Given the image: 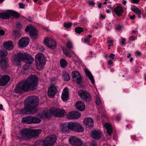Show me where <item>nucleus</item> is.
<instances>
[{"label":"nucleus","instance_id":"nucleus-1","mask_svg":"<svg viewBox=\"0 0 146 146\" xmlns=\"http://www.w3.org/2000/svg\"><path fill=\"white\" fill-rule=\"evenodd\" d=\"M38 80L36 75L30 76L25 81L17 85L14 90L15 92L20 94L24 92L34 90L37 86Z\"/></svg>","mask_w":146,"mask_h":146},{"label":"nucleus","instance_id":"nucleus-2","mask_svg":"<svg viewBox=\"0 0 146 146\" xmlns=\"http://www.w3.org/2000/svg\"><path fill=\"white\" fill-rule=\"evenodd\" d=\"M12 62L15 65L18 66L21 64V62L25 61L26 64L23 66L24 70L30 68L34 61V58L30 55L27 53L20 52L17 54H15L12 57Z\"/></svg>","mask_w":146,"mask_h":146},{"label":"nucleus","instance_id":"nucleus-3","mask_svg":"<svg viewBox=\"0 0 146 146\" xmlns=\"http://www.w3.org/2000/svg\"><path fill=\"white\" fill-rule=\"evenodd\" d=\"M24 108L21 110V114H32L37 111V107L39 102L38 97L36 96H31L25 100Z\"/></svg>","mask_w":146,"mask_h":146},{"label":"nucleus","instance_id":"nucleus-4","mask_svg":"<svg viewBox=\"0 0 146 146\" xmlns=\"http://www.w3.org/2000/svg\"><path fill=\"white\" fill-rule=\"evenodd\" d=\"M52 115L56 117H63L66 115V113L63 109L53 108H51L49 110H44L43 112L40 114L39 116L41 118H48Z\"/></svg>","mask_w":146,"mask_h":146},{"label":"nucleus","instance_id":"nucleus-5","mask_svg":"<svg viewBox=\"0 0 146 146\" xmlns=\"http://www.w3.org/2000/svg\"><path fill=\"white\" fill-rule=\"evenodd\" d=\"M36 66L39 70H41L44 68L45 63V59L44 54L41 53L37 54L35 58Z\"/></svg>","mask_w":146,"mask_h":146},{"label":"nucleus","instance_id":"nucleus-6","mask_svg":"<svg viewBox=\"0 0 146 146\" xmlns=\"http://www.w3.org/2000/svg\"><path fill=\"white\" fill-rule=\"evenodd\" d=\"M56 140V136L55 134L48 136L44 140L43 146H53Z\"/></svg>","mask_w":146,"mask_h":146},{"label":"nucleus","instance_id":"nucleus-7","mask_svg":"<svg viewBox=\"0 0 146 146\" xmlns=\"http://www.w3.org/2000/svg\"><path fill=\"white\" fill-rule=\"evenodd\" d=\"M31 132L30 128L23 129L19 134L20 139L26 141L31 139Z\"/></svg>","mask_w":146,"mask_h":146},{"label":"nucleus","instance_id":"nucleus-8","mask_svg":"<svg viewBox=\"0 0 146 146\" xmlns=\"http://www.w3.org/2000/svg\"><path fill=\"white\" fill-rule=\"evenodd\" d=\"M78 94L85 102H89L91 100L90 94L86 91L80 90L78 92Z\"/></svg>","mask_w":146,"mask_h":146},{"label":"nucleus","instance_id":"nucleus-9","mask_svg":"<svg viewBox=\"0 0 146 146\" xmlns=\"http://www.w3.org/2000/svg\"><path fill=\"white\" fill-rule=\"evenodd\" d=\"M25 31L26 32L29 31L30 36L32 38H35L38 36L37 30L34 26L31 25L27 26Z\"/></svg>","mask_w":146,"mask_h":146},{"label":"nucleus","instance_id":"nucleus-10","mask_svg":"<svg viewBox=\"0 0 146 146\" xmlns=\"http://www.w3.org/2000/svg\"><path fill=\"white\" fill-rule=\"evenodd\" d=\"M71 130L75 132H82L84 131V129L79 123L71 122Z\"/></svg>","mask_w":146,"mask_h":146},{"label":"nucleus","instance_id":"nucleus-11","mask_svg":"<svg viewBox=\"0 0 146 146\" xmlns=\"http://www.w3.org/2000/svg\"><path fill=\"white\" fill-rule=\"evenodd\" d=\"M44 42L46 46L51 49L54 48L56 46V41L51 38H46L44 40Z\"/></svg>","mask_w":146,"mask_h":146},{"label":"nucleus","instance_id":"nucleus-12","mask_svg":"<svg viewBox=\"0 0 146 146\" xmlns=\"http://www.w3.org/2000/svg\"><path fill=\"white\" fill-rule=\"evenodd\" d=\"M72 78L77 84H80L82 78L79 73L77 71H75L72 72Z\"/></svg>","mask_w":146,"mask_h":146},{"label":"nucleus","instance_id":"nucleus-13","mask_svg":"<svg viewBox=\"0 0 146 146\" xmlns=\"http://www.w3.org/2000/svg\"><path fill=\"white\" fill-rule=\"evenodd\" d=\"M70 143L73 145L78 146L80 144H81L82 141L80 139L76 138L75 136L70 137L69 139Z\"/></svg>","mask_w":146,"mask_h":146},{"label":"nucleus","instance_id":"nucleus-14","mask_svg":"<svg viewBox=\"0 0 146 146\" xmlns=\"http://www.w3.org/2000/svg\"><path fill=\"white\" fill-rule=\"evenodd\" d=\"M10 80V77L7 75H3L0 78V86H4L7 85Z\"/></svg>","mask_w":146,"mask_h":146},{"label":"nucleus","instance_id":"nucleus-15","mask_svg":"<svg viewBox=\"0 0 146 146\" xmlns=\"http://www.w3.org/2000/svg\"><path fill=\"white\" fill-rule=\"evenodd\" d=\"M61 130L64 133L68 132L71 130V122H67L62 123L61 125Z\"/></svg>","mask_w":146,"mask_h":146},{"label":"nucleus","instance_id":"nucleus-16","mask_svg":"<svg viewBox=\"0 0 146 146\" xmlns=\"http://www.w3.org/2000/svg\"><path fill=\"white\" fill-rule=\"evenodd\" d=\"M80 116V113L79 112L73 111L69 112L67 115V117L70 119H77Z\"/></svg>","mask_w":146,"mask_h":146},{"label":"nucleus","instance_id":"nucleus-17","mask_svg":"<svg viewBox=\"0 0 146 146\" xmlns=\"http://www.w3.org/2000/svg\"><path fill=\"white\" fill-rule=\"evenodd\" d=\"M57 92L56 88L54 85L50 86L48 88V95L50 98L53 97Z\"/></svg>","mask_w":146,"mask_h":146},{"label":"nucleus","instance_id":"nucleus-18","mask_svg":"<svg viewBox=\"0 0 146 146\" xmlns=\"http://www.w3.org/2000/svg\"><path fill=\"white\" fill-rule=\"evenodd\" d=\"M29 42V40L28 38H23L20 39L18 44L19 46L21 47H25L28 45Z\"/></svg>","mask_w":146,"mask_h":146},{"label":"nucleus","instance_id":"nucleus-19","mask_svg":"<svg viewBox=\"0 0 146 146\" xmlns=\"http://www.w3.org/2000/svg\"><path fill=\"white\" fill-rule=\"evenodd\" d=\"M7 59L5 57H1L0 61V65L1 68L3 70H6L8 66Z\"/></svg>","mask_w":146,"mask_h":146},{"label":"nucleus","instance_id":"nucleus-20","mask_svg":"<svg viewBox=\"0 0 146 146\" xmlns=\"http://www.w3.org/2000/svg\"><path fill=\"white\" fill-rule=\"evenodd\" d=\"M84 123L86 126L89 128H91L94 125V121L93 119L90 117L85 118L84 120Z\"/></svg>","mask_w":146,"mask_h":146},{"label":"nucleus","instance_id":"nucleus-21","mask_svg":"<svg viewBox=\"0 0 146 146\" xmlns=\"http://www.w3.org/2000/svg\"><path fill=\"white\" fill-rule=\"evenodd\" d=\"M31 139L33 138H35L38 136L42 130L41 129H30Z\"/></svg>","mask_w":146,"mask_h":146},{"label":"nucleus","instance_id":"nucleus-22","mask_svg":"<svg viewBox=\"0 0 146 146\" xmlns=\"http://www.w3.org/2000/svg\"><path fill=\"white\" fill-rule=\"evenodd\" d=\"M102 134V133L101 131L94 130L92 131L91 136L93 139H99L101 138Z\"/></svg>","mask_w":146,"mask_h":146},{"label":"nucleus","instance_id":"nucleus-23","mask_svg":"<svg viewBox=\"0 0 146 146\" xmlns=\"http://www.w3.org/2000/svg\"><path fill=\"white\" fill-rule=\"evenodd\" d=\"M68 90L67 88H65L63 90L61 96V98L64 101L67 100L68 98Z\"/></svg>","mask_w":146,"mask_h":146},{"label":"nucleus","instance_id":"nucleus-24","mask_svg":"<svg viewBox=\"0 0 146 146\" xmlns=\"http://www.w3.org/2000/svg\"><path fill=\"white\" fill-rule=\"evenodd\" d=\"M13 42L11 41H9L4 43L3 45L4 48L8 50H11L14 47Z\"/></svg>","mask_w":146,"mask_h":146},{"label":"nucleus","instance_id":"nucleus-25","mask_svg":"<svg viewBox=\"0 0 146 146\" xmlns=\"http://www.w3.org/2000/svg\"><path fill=\"white\" fill-rule=\"evenodd\" d=\"M104 127L107 130V132L108 134L111 136L112 135V128L111 125L109 123H106L104 124Z\"/></svg>","mask_w":146,"mask_h":146},{"label":"nucleus","instance_id":"nucleus-26","mask_svg":"<svg viewBox=\"0 0 146 146\" xmlns=\"http://www.w3.org/2000/svg\"><path fill=\"white\" fill-rule=\"evenodd\" d=\"M76 107L78 109L81 111H84L85 108L84 103L81 101H79L76 103Z\"/></svg>","mask_w":146,"mask_h":146},{"label":"nucleus","instance_id":"nucleus-27","mask_svg":"<svg viewBox=\"0 0 146 146\" xmlns=\"http://www.w3.org/2000/svg\"><path fill=\"white\" fill-rule=\"evenodd\" d=\"M84 71L92 83L94 84L95 83L94 80L91 72L88 69H85Z\"/></svg>","mask_w":146,"mask_h":146},{"label":"nucleus","instance_id":"nucleus-28","mask_svg":"<svg viewBox=\"0 0 146 146\" xmlns=\"http://www.w3.org/2000/svg\"><path fill=\"white\" fill-rule=\"evenodd\" d=\"M32 116H28L23 117L22 118V121L23 122H25L28 124L32 123Z\"/></svg>","mask_w":146,"mask_h":146},{"label":"nucleus","instance_id":"nucleus-29","mask_svg":"<svg viewBox=\"0 0 146 146\" xmlns=\"http://www.w3.org/2000/svg\"><path fill=\"white\" fill-rule=\"evenodd\" d=\"M114 11L118 16L120 17L123 13L122 8L121 6L117 7L115 9Z\"/></svg>","mask_w":146,"mask_h":146},{"label":"nucleus","instance_id":"nucleus-30","mask_svg":"<svg viewBox=\"0 0 146 146\" xmlns=\"http://www.w3.org/2000/svg\"><path fill=\"white\" fill-rule=\"evenodd\" d=\"M10 16V11L7 12L0 13V18L3 19H8Z\"/></svg>","mask_w":146,"mask_h":146},{"label":"nucleus","instance_id":"nucleus-31","mask_svg":"<svg viewBox=\"0 0 146 146\" xmlns=\"http://www.w3.org/2000/svg\"><path fill=\"white\" fill-rule=\"evenodd\" d=\"M62 77L65 81H68L70 79L69 75L66 71H63L62 72Z\"/></svg>","mask_w":146,"mask_h":146},{"label":"nucleus","instance_id":"nucleus-32","mask_svg":"<svg viewBox=\"0 0 146 146\" xmlns=\"http://www.w3.org/2000/svg\"><path fill=\"white\" fill-rule=\"evenodd\" d=\"M131 9L137 15L141 14V11L135 6L131 7Z\"/></svg>","mask_w":146,"mask_h":146},{"label":"nucleus","instance_id":"nucleus-33","mask_svg":"<svg viewBox=\"0 0 146 146\" xmlns=\"http://www.w3.org/2000/svg\"><path fill=\"white\" fill-rule=\"evenodd\" d=\"M61 66L62 68H64L67 65V63L66 60L64 59H62L60 61Z\"/></svg>","mask_w":146,"mask_h":146},{"label":"nucleus","instance_id":"nucleus-34","mask_svg":"<svg viewBox=\"0 0 146 146\" xmlns=\"http://www.w3.org/2000/svg\"><path fill=\"white\" fill-rule=\"evenodd\" d=\"M10 16H13L15 18H19L20 16V15L19 13L13 11H10Z\"/></svg>","mask_w":146,"mask_h":146},{"label":"nucleus","instance_id":"nucleus-35","mask_svg":"<svg viewBox=\"0 0 146 146\" xmlns=\"http://www.w3.org/2000/svg\"><path fill=\"white\" fill-rule=\"evenodd\" d=\"M32 123H38L40 122L41 120L37 117H32Z\"/></svg>","mask_w":146,"mask_h":146},{"label":"nucleus","instance_id":"nucleus-36","mask_svg":"<svg viewBox=\"0 0 146 146\" xmlns=\"http://www.w3.org/2000/svg\"><path fill=\"white\" fill-rule=\"evenodd\" d=\"M75 30L76 33L78 34H80L81 32L83 31L84 29L82 27H78L75 28Z\"/></svg>","mask_w":146,"mask_h":146},{"label":"nucleus","instance_id":"nucleus-37","mask_svg":"<svg viewBox=\"0 0 146 146\" xmlns=\"http://www.w3.org/2000/svg\"><path fill=\"white\" fill-rule=\"evenodd\" d=\"M72 23L71 22L65 23H64V26L66 28H68L70 27L72 25Z\"/></svg>","mask_w":146,"mask_h":146},{"label":"nucleus","instance_id":"nucleus-38","mask_svg":"<svg viewBox=\"0 0 146 146\" xmlns=\"http://www.w3.org/2000/svg\"><path fill=\"white\" fill-rule=\"evenodd\" d=\"M63 51L64 53L68 57H70L71 56V55L69 52V51L67 50L66 49H63Z\"/></svg>","mask_w":146,"mask_h":146},{"label":"nucleus","instance_id":"nucleus-39","mask_svg":"<svg viewBox=\"0 0 146 146\" xmlns=\"http://www.w3.org/2000/svg\"><path fill=\"white\" fill-rule=\"evenodd\" d=\"M96 103L97 105H100L101 104V101L100 99V98L98 96H96Z\"/></svg>","mask_w":146,"mask_h":146},{"label":"nucleus","instance_id":"nucleus-40","mask_svg":"<svg viewBox=\"0 0 146 146\" xmlns=\"http://www.w3.org/2000/svg\"><path fill=\"white\" fill-rule=\"evenodd\" d=\"M92 37V36L90 35H89L88 37L84 38V41L85 42L87 43L89 42L90 41V38Z\"/></svg>","mask_w":146,"mask_h":146},{"label":"nucleus","instance_id":"nucleus-41","mask_svg":"<svg viewBox=\"0 0 146 146\" xmlns=\"http://www.w3.org/2000/svg\"><path fill=\"white\" fill-rule=\"evenodd\" d=\"M67 47L69 49L71 48H72V43L70 42H68L66 44Z\"/></svg>","mask_w":146,"mask_h":146},{"label":"nucleus","instance_id":"nucleus-42","mask_svg":"<svg viewBox=\"0 0 146 146\" xmlns=\"http://www.w3.org/2000/svg\"><path fill=\"white\" fill-rule=\"evenodd\" d=\"M1 55L3 56H6L8 54L7 52L5 50H3L1 51Z\"/></svg>","mask_w":146,"mask_h":146},{"label":"nucleus","instance_id":"nucleus-43","mask_svg":"<svg viewBox=\"0 0 146 146\" xmlns=\"http://www.w3.org/2000/svg\"><path fill=\"white\" fill-rule=\"evenodd\" d=\"M107 43L108 44L109 46H111L113 45V41L112 40H108Z\"/></svg>","mask_w":146,"mask_h":146},{"label":"nucleus","instance_id":"nucleus-44","mask_svg":"<svg viewBox=\"0 0 146 146\" xmlns=\"http://www.w3.org/2000/svg\"><path fill=\"white\" fill-rule=\"evenodd\" d=\"M98 110L99 112L101 113H103L104 112V109L103 108H99L98 109Z\"/></svg>","mask_w":146,"mask_h":146},{"label":"nucleus","instance_id":"nucleus-45","mask_svg":"<svg viewBox=\"0 0 146 146\" xmlns=\"http://www.w3.org/2000/svg\"><path fill=\"white\" fill-rule=\"evenodd\" d=\"M122 28V26L121 25H118L117 26L115 27V29L118 31H120L121 29V28Z\"/></svg>","mask_w":146,"mask_h":146},{"label":"nucleus","instance_id":"nucleus-46","mask_svg":"<svg viewBox=\"0 0 146 146\" xmlns=\"http://www.w3.org/2000/svg\"><path fill=\"white\" fill-rule=\"evenodd\" d=\"M97 144L95 141H92L90 143V146H96Z\"/></svg>","mask_w":146,"mask_h":146},{"label":"nucleus","instance_id":"nucleus-47","mask_svg":"<svg viewBox=\"0 0 146 146\" xmlns=\"http://www.w3.org/2000/svg\"><path fill=\"white\" fill-rule=\"evenodd\" d=\"M131 3H134L135 4H137L139 3L140 0H131Z\"/></svg>","mask_w":146,"mask_h":146},{"label":"nucleus","instance_id":"nucleus-48","mask_svg":"<svg viewBox=\"0 0 146 146\" xmlns=\"http://www.w3.org/2000/svg\"><path fill=\"white\" fill-rule=\"evenodd\" d=\"M19 7L21 8H24L25 7V5L24 4H23L22 3H19Z\"/></svg>","mask_w":146,"mask_h":146},{"label":"nucleus","instance_id":"nucleus-49","mask_svg":"<svg viewBox=\"0 0 146 146\" xmlns=\"http://www.w3.org/2000/svg\"><path fill=\"white\" fill-rule=\"evenodd\" d=\"M135 38L134 36H131L129 37V39L131 40H135Z\"/></svg>","mask_w":146,"mask_h":146},{"label":"nucleus","instance_id":"nucleus-50","mask_svg":"<svg viewBox=\"0 0 146 146\" xmlns=\"http://www.w3.org/2000/svg\"><path fill=\"white\" fill-rule=\"evenodd\" d=\"M125 38H121V44L122 45H123L125 44Z\"/></svg>","mask_w":146,"mask_h":146},{"label":"nucleus","instance_id":"nucleus-51","mask_svg":"<svg viewBox=\"0 0 146 146\" xmlns=\"http://www.w3.org/2000/svg\"><path fill=\"white\" fill-rule=\"evenodd\" d=\"M81 143L78 146H87L86 144L83 141H82Z\"/></svg>","mask_w":146,"mask_h":146},{"label":"nucleus","instance_id":"nucleus-52","mask_svg":"<svg viewBox=\"0 0 146 146\" xmlns=\"http://www.w3.org/2000/svg\"><path fill=\"white\" fill-rule=\"evenodd\" d=\"M115 56V54L113 53H111L109 55V57L110 58H111L112 59H113L114 58V57Z\"/></svg>","mask_w":146,"mask_h":146},{"label":"nucleus","instance_id":"nucleus-53","mask_svg":"<svg viewBox=\"0 0 146 146\" xmlns=\"http://www.w3.org/2000/svg\"><path fill=\"white\" fill-rule=\"evenodd\" d=\"M108 63L109 65H112L113 64V62L111 60H109L108 61Z\"/></svg>","mask_w":146,"mask_h":146},{"label":"nucleus","instance_id":"nucleus-54","mask_svg":"<svg viewBox=\"0 0 146 146\" xmlns=\"http://www.w3.org/2000/svg\"><path fill=\"white\" fill-rule=\"evenodd\" d=\"M135 54L137 56H139L141 54V52L138 51H136L135 52Z\"/></svg>","mask_w":146,"mask_h":146},{"label":"nucleus","instance_id":"nucleus-55","mask_svg":"<svg viewBox=\"0 0 146 146\" xmlns=\"http://www.w3.org/2000/svg\"><path fill=\"white\" fill-rule=\"evenodd\" d=\"M89 4L90 5H94V3L93 1H90L89 2Z\"/></svg>","mask_w":146,"mask_h":146},{"label":"nucleus","instance_id":"nucleus-56","mask_svg":"<svg viewBox=\"0 0 146 146\" xmlns=\"http://www.w3.org/2000/svg\"><path fill=\"white\" fill-rule=\"evenodd\" d=\"M121 117L119 116H117L116 118V120L117 121H119Z\"/></svg>","mask_w":146,"mask_h":146},{"label":"nucleus","instance_id":"nucleus-57","mask_svg":"<svg viewBox=\"0 0 146 146\" xmlns=\"http://www.w3.org/2000/svg\"><path fill=\"white\" fill-rule=\"evenodd\" d=\"M135 17V15H133V16H131L130 18L131 19H133Z\"/></svg>","mask_w":146,"mask_h":146},{"label":"nucleus","instance_id":"nucleus-58","mask_svg":"<svg viewBox=\"0 0 146 146\" xmlns=\"http://www.w3.org/2000/svg\"><path fill=\"white\" fill-rule=\"evenodd\" d=\"M101 6H102V3H99L98 4V7L100 9L101 8Z\"/></svg>","mask_w":146,"mask_h":146},{"label":"nucleus","instance_id":"nucleus-59","mask_svg":"<svg viewBox=\"0 0 146 146\" xmlns=\"http://www.w3.org/2000/svg\"><path fill=\"white\" fill-rule=\"evenodd\" d=\"M126 3V1H124L122 2V3L124 5H125Z\"/></svg>","mask_w":146,"mask_h":146},{"label":"nucleus","instance_id":"nucleus-60","mask_svg":"<svg viewBox=\"0 0 146 146\" xmlns=\"http://www.w3.org/2000/svg\"><path fill=\"white\" fill-rule=\"evenodd\" d=\"M100 16L102 19H104L105 18V17L102 15H100Z\"/></svg>","mask_w":146,"mask_h":146},{"label":"nucleus","instance_id":"nucleus-61","mask_svg":"<svg viewBox=\"0 0 146 146\" xmlns=\"http://www.w3.org/2000/svg\"><path fill=\"white\" fill-rule=\"evenodd\" d=\"M131 54L130 53H129L127 56V57L128 58H129L131 57Z\"/></svg>","mask_w":146,"mask_h":146},{"label":"nucleus","instance_id":"nucleus-62","mask_svg":"<svg viewBox=\"0 0 146 146\" xmlns=\"http://www.w3.org/2000/svg\"><path fill=\"white\" fill-rule=\"evenodd\" d=\"M3 106L2 105L0 104V110H1L3 109Z\"/></svg>","mask_w":146,"mask_h":146},{"label":"nucleus","instance_id":"nucleus-63","mask_svg":"<svg viewBox=\"0 0 146 146\" xmlns=\"http://www.w3.org/2000/svg\"><path fill=\"white\" fill-rule=\"evenodd\" d=\"M17 26H19V27L20 26V27H21V24L20 23H18L17 24Z\"/></svg>","mask_w":146,"mask_h":146},{"label":"nucleus","instance_id":"nucleus-64","mask_svg":"<svg viewBox=\"0 0 146 146\" xmlns=\"http://www.w3.org/2000/svg\"><path fill=\"white\" fill-rule=\"evenodd\" d=\"M133 60V58L132 57H131L130 59V61L131 62Z\"/></svg>","mask_w":146,"mask_h":146}]
</instances>
